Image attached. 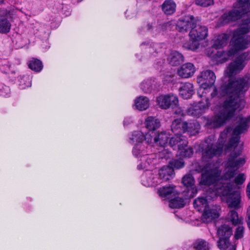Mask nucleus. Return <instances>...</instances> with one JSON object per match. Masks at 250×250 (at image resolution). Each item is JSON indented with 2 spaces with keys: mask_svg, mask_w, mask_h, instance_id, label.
<instances>
[{
  "mask_svg": "<svg viewBox=\"0 0 250 250\" xmlns=\"http://www.w3.org/2000/svg\"><path fill=\"white\" fill-rule=\"evenodd\" d=\"M182 183L185 187L191 188V194L190 197H194V195L197 193V190L194 187L195 180L193 176L191 174L185 175L182 179Z\"/></svg>",
  "mask_w": 250,
  "mask_h": 250,
  "instance_id": "6ab92c4d",
  "label": "nucleus"
},
{
  "mask_svg": "<svg viewBox=\"0 0 250 250\" xmlns=\"http://www.w3.org/2000/svg\"><path fill=\"white\" fill-rule=\"evenodd\" d=\"M28 65L31 70L38 72L41 71L43 67L42 62L34 58L28 62Z\"/></svg>",
  "mask_w": 250,
  "mask_h": 250,
  "instance_id": "f704fd0d",
  "label": "nucleus"
},
{
  "mask_svg": "<svg viewBox=\"0 0 250 250\" xmlns=\"http://www.w3.org/2000/svg\"><path fill=\"white\" fill-rule=\"evenodd\" d=\"M162 10L167 15L173 14L176 10V4L172 0H166L162 5Z\"/></svg>",
  "mask_w": 250,
  "mask_h": 250,
  "instance_id": "c756f323",
  "label": "nucleus"
},
{
  "mask_svg": "<svg viewBox=\"0 0 250 250\" xmlns=\"http://www.w3.org/2000/svg\"><path fill=\"white\" fill-rule=\"evenodd\" d=\"M148 28L150 29L151 28V26L149 25H148Z\"/></svg>",
  "mask_w": 250,
  "mask_h": 250,
  "instance_id": "4d7b16f0",
  "label": "nucleus"
},
{
  "mask_svg": "<svg viewBox=\"0 0 250 250\" xmlns=\"http://www.w3.org/2000/svg\"><path fill=\"white\" fill-rule=\"evenodd\" d=\"M214 190L213 188L212 189V188H209V189L206 191V196L205 198L198 197L194 201L193 206L198 211H204L205 208H207L208 206H209L208 201L214 199L211 197V192Z\"/></svg>",
  "mask_w": 250,
  "mask_h": 250,
  "instance_id": "f8f14e48",
  "label": "nucleus"
},
{
  "mask_svg": "<svg viewBox=\"0 0 250 250\" xmlns=\"http://www.w3.org/2000/svg\"><path fill=\"white\" fill-rule=\"evenodd\" d=\"M195 72L193 64L187 63L182 65L178 70V75L184 78H188L192 76Z\"/></svg>",
  "mask_w": 250,
  "mask_h": 250,
  "instance_id": "a211bd4d",
  "label": "nucleus"
},
{
  "mask_svg": "<svg viewBox=\"0 0 250 250\" xmlns=\"http://www.w3.org/2000/svg\"><path fill=\"white\" fill-rule=\"evenodd\" d=\"M229 250H235V247L234 246H232Z\"/></svg>",
  "mask_w": 250,
  "mask_h": 250,
  "instance_id": "6e6d98bb",
  "label": "nucleus"
},
{
  "mask_svg": "<svg viewBox=\"0 0 250 250\" xmlns=\"http://www.w3.org/2000/svg\"><path fill=\"white\" fill-rule=\"evenodd\" d=\"M217 94V88L215 87H214L213 88V91L211 93V97L212 98L214 97Z\"/></svg>",
  "mask_w": 250,
  "mask_h": 250,
  "instance_id": "8fccbe9b",
  "label": "nucleus"
},
{
  "mask_svg": "<svg viewBox=\"0 0 250 250\" xmlns=\"http://www.w3.org/2000/svg\"><path fill=\"white\" fill-rule=\"evenodd\" d=\"M147 158L146 159H145V160L146 161V162L147 163L148 165H149L152 163V159H154L153 155H148L147 154Z\"/></svg>",
  "mask_w": 250,
  "mask_h": 250,
  "instance_id": "a18cd8bd",
  "label": "nucleus"
},
{
  "mask_svg": "<svg viewBox=\"0 0 250 250\" xmlns=\"http://www.w3.org/2000/svg\"><path fill=\"white\" fill-rule=\"evenodd\" d=\"M187 127L188 123L179 119L174 120L171 125L172 131L177 135H182V133H186Z\"/></svg>",
  "mask_w": 250,
  "mask_h": 250,
  "instance_id": "dca6fc26",
  "label": "nucleus"
},
{
  "mask_svg": "<svg viewBox=\"0 0 250 250\" xmlns=\"http://www.w3.org/2000/svg\"><path fill=\"white\" fill-rule=\"evenodd\" d=\"M174 172L172 168L168 166H164L159 170V179L161 183L164 181H167L173 178Z\"/></svg>",
  "mask_w": 250,
  "mask_h": 250,
  "instance_id": "aec40b11",
  "label": "nucleus"
},
{
  "mask_svg": "<svg viewBox=\"0 0 250 250\" xmlns=\"http://www.w3.org/2000/svg\"><path fill=\"white\" fill-rule=\"evenodd\" d=\"M226 219L228 222H230L234 226L243 224V219L239 217L237 212L234 210L229 211Z\"/></svg>",
  "mask_w": 250,
  "mask_h": 250,
  "instance_id": "bb28decb",
  "label": "nucleus"
},
{
  "mask_svg": "<svg viewBox=\"0 0 250 250\" xmlns=\"http://www.w3.org/2000/svg\"><path fill=\"white\" fill-rule=\"evenodd\" d=\"M233 187L232 184L227 183L220 187H216V189L211 192V197L215 198L219 196L226 201L229 208L238 209L240 208V193L238 191L232 192Z\"/></svg>",
  "mask_w": 250,
  "mask_h": 250,
  "instance_id": "20e7f679",
  "label": "nucleus"
},
{
  "mask_svg": "<svg viewBox=\"0 0 250 250\" xmlns=\"http://www.w3.org/2000/svg\"><path fill=\"white\" fill-rule=\"evenodd\" d=\"M216 80L214 73L210 70H206L201 72L197 78V82L200 84V88L198 91V95L201 98L206 97L208 93L209 92Z\"/></svg>",
  "mask_w": 250,
  "mask_h": 250,
  "instance_id": "39448f33",
  "label": "nucleus"
},
{
  "mask_svg": "<svg viewBox=\"0 0 250 250\" xmlns=\"http://www.w3.org/2000/svg\"><path fill=\"white\" fill-rule=\"evenodd\" d=\"M193 93L192 84L186 83H184L179 89V94L184 99L190 98Z\"/></svg>",
  "mask_w": 250,
  "mask_h": 250,
  "instance_id": "4be33fe9",
  "label": "nucleus"
},
{
  "mask_svg": "<svg viewBox=\"0 0 250 250\" xmlns=\"http://www.w3.org/2000/svg\"><path fill=\"white\" fill-rule=\"evenodd\" d=\"M187 128L186 132L189 136H194L199 133L200 125L198 122L194 121L188 123V127Z\"/></svg>",
  "mask_w": 250,
  "mask_h": 250,
  "instance_id": "7c9ffc66",
  "label": "nucleus"
},
{
  "mask_svg": "<svg viewBox=\"0 0 250 250\" xmlns=\"http://www.w3.org/2000/svg\"><path fill=\"white\" fill-rule=\"evenodd\" d=\"M247 215L248 219L247 220V222L249 228H250V206L249 207L247 210Z\"/></svg>",
  "mask_w": 250,
  "mask_h": 250,
  "instance_id": "de8ad7c7",
  "label": "nucleus"
},
{
  "mask_svg": "<svg viewBox=\"0 0 250 250\" xmlns=\"http://www.w3.org/2000/svg\"><path fill=\"white\" fill-rule=\"evenodd\" d=\"M169 138L168 134L165 131L155 132V134H152V140L157 145L161 146H164L167 144Z\"/></svg>",
  "mask_w": 250,
  "mask_h": 250,
  "instance_id": "412c9836",
  "label": "nucleus"
},
{
  "mask_svg": "<svg viewBox=\"0 0 250 250\" xmlns=\"http://www.w3.org/2000/svg\"><path fill=\"white\" fill-rule=\"evenodd\" d=\"M0 70L5 73H8L9 71L11 72H14L13 69H11V64L9 62H7L4 64L0 66Z\"/></svg>",
  "mask_w": 250,
  "mask_h": 250,
  "instance_id": "37998d69",
  "label": "nucleus"
},
{
  "mask_svg": "<svg viewBox=\"0 0 250 250\" xmlns=\"http://www.w3.org/2000/svg\"><path fill=\"white\" fill-rule=\"evenodd\" d=\"M31 85L30 78L28 76H23L20 81V87L24 89L27 87L30 86Z\"/></svg>",
  "mask_w": 250,
  "mask_h": 250,
  "instance_id": "ea45409f",
  "label": "nucleus"
},
{
  "mask_svg": "<svg viewBox=\"0 0 250 250\" xmlns=\"http://www.w3.org/2000/svg\"><path fill=\"white\" fill-rule=\"evenodd\" d=\"M192 247L195 250H209L208 242L203 239H196L193 243Z\"/></svg>",
  "mask_w": 250,
  "mask_h": 250,
  "instance_id": "473e14b6",
  "label": "nucleus"
},
{
  "mask_svg": "<svg viewBox=\"0 0 250 250\" xmlns=\"http://www.w3.org/2000/svg\"><path fill=\"white\" fill-rule=\"evenodd\" d=\"M133 122L132 119L131 117H126L125 118L124 121V125L126 126L132 123Z\"/></svg>",
  "mask_w": 250,
  "mask_h": 250,
  "instance_id": "c03bdc74",
  "label": "nucleus"
},
{
  "mask_svg": "<svg viewBox=\"0 0 250 250\" xmlns=\"http://www.w3.org/2000/svg\"><path fill=\"white\" fill-rule=\"evenodd\" d=\"M169 144L173 149L178 150L179 147L182 145H188V142L186 137L182 135L175 134L174 136L170 138Z\"/></svg>",
  "mask_w": 250,
  "mask_h": 250,
  "instance_id": "f3484780",
  "label": "nucleus"
},
{
  "mask_svg": "<svg viewBox=\"0 0 250 250\" xmlns=\"http://www.w3.org/2000/svg\"><path fill=\"white\" fill-rule=\"evenodd\" d=\"M165 152H166L167 154L165 155L164 157L166 159H167L170 157L169 152L167 151V150L164 149V150H163V153H165Z\"/></svg>",
  "mask_w": 250,
  "mask_h": 250,
  "instance_id": "5fc2aeb1",
  "label": "nucleus"
},
{
  "mask_svg": "<svg viewBox=\"0 0 250 250\" xmlns=\"http://www.w3.org/2000/svg\"><path fill=\"white\" fill-rule=\"evenodd\" d=\"M205 100L191 105L187 109L188 115L198 117L205 113L209 108L210 103L208 98L205 97Z\"/></svg>",
  "mask_w": 250,
  "mask_h": 250,
  "instance_id": "0eeeda50",
  "label": "nucleus"
},
{
  "mask_svg": "<svg viewBox=\"0 0 250 250\" xmlns=\"http://www.w3.org/2000/svg\"><path fill=\"white\" fill-rule=\"evenodd\" d=\"M232 234L231 228L227 225L221 226L217 230V235L219 238H229Z\"/></svg>",
  "mask_w": 250,
  "mask_h": 250,
  "instance_id": "cd10ccee",
  "label": "nucleus"
},
{
  "mask_svg": "<svg viewBox=\"0 0 250 250\" xmlns=\"http://www.w3.org/2000/svg\"><path fill=\"white\" fill-rule=\"evenodd\" d=\"M185 205V202L182 198L177 196L171 198L169 202V206L171 208H181Z\"/></svg>",
  "mask_w": 250,
  "mask_h": 250,
  "instance_id": "72a5a7b5",
  "label": "nucleus"
},
{
  "mask_svg": "<svg viewBox=\"0 0 250 250\" xmlns=\"http://www.w3.org/2000/svg\"><path fill=\"white\" fill-rule=\"evenodd\" d=\"M250 59V54L244 52L227 67L225 74L229 79L221 85L220 93L228 98L215 110L214 116L207 118L206 126L208 128L220 127L244 109L246 104L245 93L250 86V75L234 79L231 77L241 71Z\"/></svg>",
  "mask_w": 250,
  "mask_h": 250,
  "instance_id": "f03ea898",
  "label": "nucleus"
},
{
  "mask_svg": "<svg viewBox=\"0 0 250 250\" xmlns=\"http://www.w3.org/2000/svg\"><path fill=\"white\" fill-rule=\"evenodd\" d=\"M234 7V9L224 13L219 19L220 24L224 25L236 21L243 15L241 27L233 32L231 40L232 47L228 52L229 56L250 46V36L247 34L250 31V0H237Z\"/></svg>",
  "mask_w": 250,
  "mask_h": 250,
  "instance_id": "7ed1b4c3",
  "label": "nucleus"
},
{
  "mask_svg": "<svg viewBox=\"0 0 250 250\" xmlns=\"http://www.w3.org/2000/svg\"><path fill=\"white\" fill-rule=\"evenodd\" d=\"M142 182L146 187H156L161 183V179L151 172H148L143 175Z\"/></svg>",
  "mask_w": 250,
  "mask_h": 250,
  "instance_id": "2eb2a0df",
  "label": "nucleus"
},
{
  "mask_svg": "<svg viewBox=\"0 0 250 250\" xmlns=\"http://www.w3.org/2000/svg\"><path fill=\"white\" fill-rule=\"evenodd\" d=\"M129 139L130 144H141L145 141V135L141 131H135L132 133Z\"/></svg>",
  "mask_w": 250,
  "mask_h": 250,
  "instance_id": "c85d7f7f",
  "label": "nucleus"
},
{
  "mask_svg": "<svg viewBox=\"0 0 250 250\" xmlns=\"http://www.w3.org/2000/svg\"><path fill=\"white\" fill-rule=\"evenodd\" d=\"M208 35V29L204 25L197 24L195 23L192 27L189 33L190 39L192 41V43H185L184 47L188 49L194 50L199 46L198 42L200 41L205 40Z\"/></svg>",
  "mask_w": 250,
  "mask_h": 250,
  "instance_id": "423d86ee",
  "label": "nucleus"
},
{
  "mask_svg": "<svg viewBox=\"0 0 250 250\" xmlns=\"http://www.w3.org/2000/svg\"><path fill=\"white\" fill-rule=\"evenodd\" d=\"M196 22L194 18L191 15H187L180 18L177 22L176 26L181 32H187L192 28Z\"/></svg>",
  "mask_w": 250,
  "mask_h": 250,
  "instance_id": "9d476101",
  "label": "nucleus"
},
{
  "mask_svg": "<svg viewBox=\"0 0 250 250\" xmlns=\"http://www.w3.org/2000/svg\"><path fill=\"white\" fill-rule=\"evenodd\" d=\"M185 166V162L182 159H173L169 162L168 166L174 170L180 169Z\"/></svg>",
  "mask_w": 250,
  "mask_h": 250,
  "instance_id": "e433bc0d",
  "label": "nucleus"
},
{
  "mask_svg": "<svg viewBox=\"0 0 250 250\" xmlns=\"http://www.w3.org/2000/svg\"><path fill=\"white\" fill-rule=\"evenodd\" d=\"M149 105V101L148 98L145 96H140L134 100L135 108L141 111L146 110Z\"/></svg>",
  "mask_w": 250,
  "mask_h": 250,
  "instance_id": "5701e85b",
  "label": "nucleus"
},
{
  "mask_svg": "<svg viewBox=\"0 0 250 250\" xmlns=\"http://www.w3.org/2000/svg\"><path fill=\"white\" fill-rule=\"evenodd\" d=\"M147 168V167L146 166V164H144L143 165V164H140L138 166V168L139 169H143V168Z\"/></svg>",
  "mask_w": 250,
  "mask_h": 250,
  "instance_id": "603ef678",
  "label": "nucleus"
},
{
  "mask_svg": "<svg viewBox=\"0 0 250 250\" xmlns=\"http://www.w3.org/2000/svg\"><path fill=\"white\" fill-rule=\"evenodd\" d=\"M250 116L243 117L241 115L238 116V120L236 122V125L232 129L228 127L220 135L218 142L214 144V137L210 136L205 139L202 144V160L208 162L214 157L220 156L223 152L224 144L227 141L228 135L231 134L228 144L226 146L225 151L233 150L227 163L226 164L223 174L219 167L211 164H207L202 169V175L200 184L212 186L214 190L216 187H220L222 185L229 183L224 181H230L236 174L237 170L245 163L243 158H236L241 154L243 149L242 146H238L240 142V134L248 130L250 126Z\"/></svg>",
  "mask_w": 250,
  "mask_h": 250,
  "instance_id": "f257e3e1",
  "label": "nucleus"
},
{
  "mask_svg": "<svg viewBox=\"0 0 250 250\" xmlns=\"http://www.w3.org/2000/svg\"><path fill=\"white\" fill-rule=\"evenodd\" d=\"M238 226L236 228L234 233V238L236 240L241 239L243 237L244 228L242 225H238Z\"/></svg>",
  "mask_w": 250,
  "mask_h": 250,
  "instance_id": "58836bf2",
  "label": "nucleus"
},
{
  "mask_svg": "<svg viewBox=\"0 0 250 250\" xmlns=\"http://www.w3.org/2000/svg\"><path fill=\"white\" fill-rule=\"evenodd\" d=\"M175 113L180 116H184L185 113L184 111L180 107L177 108L175 111Z\"/></svg>",
  "mask_w": 250,
  "mask_h": 250,
  "instance_id": "49530a36",
  "label": "nucleus"
},
{
  "mask_svg": "<svg viewBox=\"0 0 250 250\" xmlns=\"http://www.w3.org/2000/svg\"><path fill=\"white\" fill-rule=\"evenodd\" d=\"M229 36L227 34H221L217 36L213 40L212 47L216 49L221 48L227 44Z\"/></svg>",
  "mask_w": 250,
  "mask_h": 250,
  "instance_id": "a878e982",
  "label": "nucleus"
},
{
  "mask_svg": "<svg viewBox=\"0 0 250 250\" xmlns=\"http://www.w3.org/2000/svg\"><path fill=\"white\" fill-rule=\"evenodd\" d=\"M156 102L160 107L167 109L169 107L173 108L176 107L178 104V99L176 95L169 94L158 96Z\"/></svg>",
  "mask_w": 250,
  "mask_h": 250,
  "instance_id": "6e6552de",
  "label": "nucleus"
},
{
  "mask_svg": "<svg viewBox=\"0 0 250 250\" xmlns=\"http://www.w3.org/2000/svg\"><path fill=\"white\" fill-rule=\"evenodd\" d=\"M5 89H6V90H9V88H8V87H5Z\"/></svg>",
  "mask_w": 250,
  "mask_h": 250,
  "instance_id": "13d9d810",
  "label": "nucleus"
},
{
  "mask_svg": "<svg viewBox=\"0 0 250 250\" xmlns=\"http://www.w3.org/2000/svg\"><path fill=\"white\" fill-rule=\"evenodd\" d=\"M196 4L203 7H207L213 3V0H196Z\"/></svg>",
  "mask_w": 250,
  "mask_h": 250,
  "instance_id": "a19ab883",
  "label": "nucleus"
},
{
  "mask_svg": "<svg viewBox=\"0 0 250 250\" xmlns=\"http://www.w3.org/2000/svg\"><path fill=\"white\" fill-rule=\"evenodd\" d=\"M224 53V52H222V51H217L215 55H216L217 57L220 58V57H222L223 56Z\"/></svg>",
  "mask_w": 250,
  "mask_h": 250,
  "instance_id": "864d4df0",
  "label": "nucleus"
},
{
  "mask_svg": "<svg viewBox=\"0 0 250 250\" xmlns=\"http://www.w3.org/2000/svg\"><path fill=\"white\" fill-rule=\"evenodd\" d=\"M170 25V24L169 22L165 23L163 25H162L161 27L163 30H165V29H167V27L168 26H169Z\"/></svg>",
  "mask_w": 250,
  "mask_h": 250,
  "instance_id": "3c124183",
  "label": "nucleus"
},
{
  "mask_svg": "<svg viewBox=\"0 0 250 250\" xmlns=\"http://www.w3.org/2000/svg\"><path fill=\"white\" fill-rule=\"evenodd\" d=\"M175 188V186L172 185L165 186L159 188L157 192L161 198L170 200L178 194Z\"/></svg>",
  "mask_w": 250,
  "mask_h": 250,
  "instance_id": "4468645a",
  "label": "nucleus"
},
{
  "mask_svg": "<svg viewBox=\"0 0 250 250\" xmlns=\"http://www.w3.org/2000/svg\"><path fill=\"white\" fill-rule=\"evenodd\" d=\"M219 206L212 205L208 206L205 208L202 214V220L204 222L209 223L213 220L218 218L219 216Z\"/></svg>",
  "mask_w": 250,
  "mask_h": 250,
  "instance_id": "9b49d317",
  "label": "nucleus"
},
{
  "mask_svg": "<svg viewBox=\"0 0 250 250\" xmlns=\"http://www.w3.org/2000/svg\"><path fill=\"white\" fill-rule=\"evenodd\" d=\"M9 12L5 9H0V33L7 34L10 31L11 23L8 18Z\"/></svg>",
  "mask_w": 250,
  "mask_h": 250,
  "instance_id": "ddd939ff",
  "label": "nucleus"
},
{
  "mask_svg": "<svg viewBox=\"0 0 250 250\" xmlns=\"http://www.w3.org/2000/svg\"><path fill=\"white\" fill-rule=\"evenodd\" d=\"M147 147L144 143L136 144L132 149L133 155L136 158L144 157L147 155Z\"/></svg>",
  "mask_w": 250,
  "mask_h": 250,
  "instance_id": "b1692460",
  "label": "nucleus"
},
{
  "mask_svg": "<svg viewBox=\"0 0 250 250\" xmlns=\"http://www.w3.org/2000/svg\"><path fill=\"white\" fill-rule=\"evenodd\" d=\"M193 149L191 147L188 146V145H182L179 147L177 152L179 155L183 157L190 158L193 154Z\"/></svg>",
  "mask_w": 250,
  "mask_h": 250,
  "instance_id": "2f4dec72",
  "label": "nucleus"
},
{
  "mask_svg": "<svg viewBox=\"0 0 250 250\" xmlns=\"http://www.w3.org/2000/svg\"><path fill=\"white\" fill-rule=\"evenodd\" d=\"M232 246H234L236 248L235 245H230L229 238H219L217 242V246L220 250H226L229 247V250Z\"/></svg>",
  "mask_w": 250,
  "mask_h": 250,
  "instance_id": "c9c22d12",
  "label": "nucleus"
},
{
  "mask_svg": "<svg viewBox=\"0 0 250 250\" xmlns=\"http://www.w3.org/2000/svg\"><path fill=\"white\" fill-rule=\"evenodd\" d=\"M247 195L250 198V182L248 183L246 189Z\"/></svg>",
  "mask_w": 250,
  "mask_h": 250,
  "instance_id": "09e8293b",
  "label": "nucleus"
},
{
  "mask_svg": "<svg viewBox=\"0 0 250 250\" xmlns=\"http://www.w3.org/2000/svg\"><path fill=\"white\" fill-rule=\"evenodd\" d=\"M169 63L173 66L179 65L184 61L183 55L179 52L174 51L170 53L168 57Z\"/></svg>",
  "mask_w": 250,
  "mask_h": 250,
  "instance_id": "393cba45",
  "label": "nucleus"
},
{
  "mask_svg": "<svg viewBox=\"0 0 250 250\" xmlns=\"http://www.w3.org/2000/svg\"><path fill=\"white\" fill-rule=\"evenodd\" d=\"M142 91L145 93H149L152 89V83L151 80H147L143 82L140 85Z\"/></svg>",
  "mask_w": 250,
  "mask_h": 250,
  "instance_id": "4c0bfd02",
  "label": "nucleus"
},
{
  "mask_svg": "<svg viewBox=\"0 0 250 250\" xmlns=\"http://www.w3.org/2000/svg\"><path fill=\"white\" fill-rule=\"evenodd\" d=\"M246 178L244 174H239L234 179V182L237 185H242L245 181Z\"/></svg>",
  "mask_w": 250,
  "mask_h": 250,
  "instance_id": "79ce46f5",
  "label": "nucleus"
},
{
  "mask_svg": "<svg viewBox=\"0 0 250 250\" xmlns=\"http://www.w3.org/2000/svg\"><path fill=\"white\" fill-rule=\"evenodd\" d=\"M146 126L149 132L145 134L146 144H150L152 142V134H155V130L160 126L159 120L153 117H148L146 119Z\"/></svg>",
  "mask_w": 250,
  "mask_h": 250,
  "instance_id": "1a4fd4ad",
  "label": "nucleus"
}]
</instances>
